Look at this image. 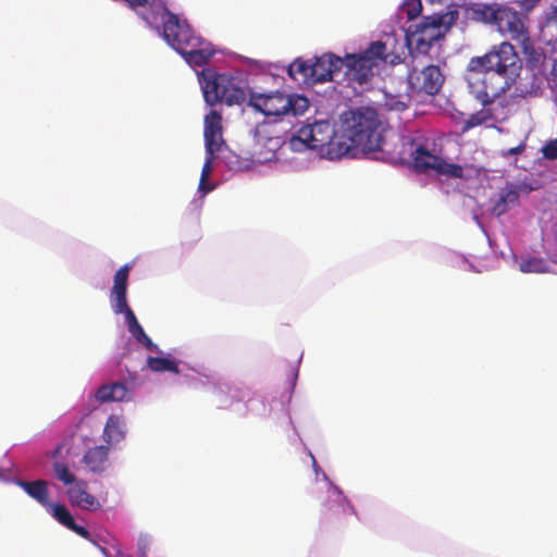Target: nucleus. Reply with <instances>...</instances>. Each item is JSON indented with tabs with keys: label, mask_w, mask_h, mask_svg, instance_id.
I'll use <instances>...</instances> for the list:
<instances>
[{
	"label": "nucleus",
	"mask_w": 557,
	"mask_h": 557,
	"mask_svg": "<svg viewBox=\"0 0 557 557\" xmlns=\"http://www.w3.org/2000/svg\"><path fill=\"white\" fill-rule=\"evenodd\" d=\"M520 69L513 46L502 42L496 50L470 59L466 73L469 91L483 106H490L510 88Z\"/></svg>",
	"instance_id": "nucleus-1"
},
{
	"label": "nucleus",
	"mask_w": 557,
	"mask_h": 557,
	"mask_svg": "<svg viewBox=\"0 0 557 557\" xmlns=\"http://www.w3.org/2000/svg\"><path fill=\"white\" fill-rule=\"evenodd\" d=\"M381 122L375 110L361 108L345 112L341 125L342 144L337 156L356 157L382 150Z\"/></svg>",
	"instance_id": "nucleus-2"
},
{
	"label": "nucleus",
	"mask_w": 557,
	"mask_h": 557,
	"mask_svg": "<svg viewBox=\"0 0 557 557\" xmlns=\"http://www.w3.org/2000/svg\"><path fill=\"white\" fill-rule=\"evenodd\" d=\"M205 101L209 106L225 102L227 106L242 104L246 100L245 89L239 82L227 74L203 69L200 77Z\"/></svg>",
	"instance_id": "nucleus-3"
},
{
	"label": "nucleus",
	"mask_w": 557,
	"mask_h": 557,
	"mask_svg": "<svg viewBox=\"0 0 557 557\" xmlns=\"http://www.w3.org/2000/svg\"><path fill=\"white\" fill-rule=\"evenodd\" d=\"M248 104L265 116L301 115L309 109V100L299 95L280 91L250 94Z\"/></svg>",
	"instance_id": "nucleus-4"
},
{
	"label": "nucleus",
	"mask_w": 557,
	"mask_h": 557,
	"mask_svg": "<svg viewBox=\"0 0 557 557\" xmlns=\"http://www.w3.org/2000/svg\"><path fill=\"white\" fill-rule=\"evenodd\" d=\"M387 47L383 41H374L360 53H347L343 61L346 76L360 85L368 83L373 76V69L387 62Z\"/></svg>",
	"instance_id": "nucleus-5"
},
{
	"label": "nucleus",
	"mask_w": 557,
	"mask_h": 557,
	"mask_svg": "<svg viewBox=\"0 0 557 557\" xmlns=\"http://www.w3.org/2000/svg\"><path fill=\"white\" fill-rule=\"evenodd\" d=\"M157 15L162 22V35L164 40L178 53L187 48H195L201 36L197 35L186 20H181L166 7H161Z\"/></svg>",
	"instance_id": "nucleus-6"
},
{
	"label": "nucleus",
	"mask_w": 557,
	"mask_h": 557,
	"mask_svg": "<svg viewBox=\"0 0 557 557\" xmlns=\"http://www.w3.org/2000/svg\"><path fill=\"white\" fill-rule=\"evenodd\" d=\"M302 135L309 137L311 150L326 153L331 158H339L336 150L342 146L341 128L335 131L329 121H317L313 124L302 126Z\"/></svg>",
	"instance_id": "nucleus-7"
},
{
	"label": "nucleus",
	"mask_w": 557,
	"mask_h": 557,
	"mask_svg": "<svg viewBox=\"0 0 557 557\" xmlns=\"http://www.w3.org/2000/svg\"><path fill=\"white\" fill-rule=\"evenodd\" d=\"M485 20L494 23L500 33L525 46L529 41L528 29L519 13L509 8L491 9L484 12Z\"/></svg>",
	"instance_id": "nucleus-8"
},
{
	"label": "nucleus",
	"mask_w": 557,
	"mask_h": 557,
	"mask_svg": "<svg viewBox=\"0 0 557 557\" xmlns=\"http://www.w3.org/2000/svg\"><path fill=\"white\" fill-rule=\"evenodd\" d=\"M444 37V29L441 28V21L434 16H425L419 23L410 25L407 30V40L409 45H414V49L421 53H429L433 44Z\"/></svg>",
	"instance_id": "nucleus-9"
},
{
	"label": "nucleus",
	"mask_w": 557,
	"mask_h": 557,
	"mask_svg": "<svg viewBox=\"0 0 557 557\" xmlns=\"http://www.w3.org/2000/svg\"><path fill=\"white\" fill-rule=\"evenodd\" d=\"M445 77L437 65H426L421 71L411 70L408 74V83L413 91L436 95Z\"/></svg>",
	"instance_id": "nucleus-10"
},
{
	"label": "nucleus",
	"mask_w": 557,
	"mask_h": 557,
	"mask_svg": "<svg viewBox=\"0 0 557 557\" xmlns=\"http://www.w3.org/2000/svg\"><path fill=\"white\" fill-rule=\"evenodd\" d=\"M342 69L343 61L341 57L332 52L323 53L312 61V69L310 70V73L312 74L311 84L315 85L319 83L331 82L333 81L334 74L339 72Z\"/></svg>",
	"instance_id": "nucleus-11"
},
{
	"label": "nucleus",
	"mask_w": 557,
	"mask_h": 557,
	"mask_svg": "<svg viewBox=\"0 0 557 557\" xmlns=\"http://www.w3.org/2000/svg\"><path fill=\"white\" fill-rule=\"evenodd\" d=\"M205 143L206 153L214 154L220 150L222 139V116L219 112L211 110L205 117Z\"/></svg>",
	"instance_id": "nucleus-12"
},
{
	"label": "nucleus",
	"mask_w": 557,
	"mask_h": 557,
	"mask_svg": "<svg viewBox=\"0 0 557 557\" xmlns=\"http://www.w3.org/2000/svg\"><path fill=\"white\" fill-rule=\"evenodd\" d=\"M46 509L60 524L64 525L65 528L73 531L77 535L84 537L85 540H88L90 542L92 541L90 532L86 528L78 525L75 522L73 516L64 505L51 503Z\"/></svg>",
	"instance_id": "nucleus-13"
},
{
	"label": "nucleus",
	"mask_w": 557,
	"mask_h": 557,
	"mask_svg": "<svg viewBox=\"0 0 557 557\" xmlns=\"http://www.w3.org/2000/svg\"><path fill=\"white\" fill-rule=\"evenodd\" d=\"M195 46V48H187L180 54L189 65L200 67L206 65L211 60V58L214 55V50L212 45L205 40L202 37Z\"/></svg>",
	"instance_id": "nucleus-14"
},
{
	"label": "nucleus",
	"mask_w": 557,
	"mask_h": 557,
	"mask_svg": "<svg viewBox=\"0 0 557 557\" xmlns=\"http://www.w3.org/2000/svg\"><path fill=\"white\" fill-rule=\"evenodd\" d=\"M109 445L89 448L83 457V462L91 472L101 473L109 466Z\"/></svg>",
	"instance_id": "nucleus-15"
},
{
	"label": "nucleus",
	"mask_w": 557,
	"mask_h": 557,
	"mask_svg": "<svg viewBox=\"0 0 557 557\" xmlns=\"http://www.w3.org/2000/svg\"><path fill=\"white\" fill-rule=\"evenodd\" d=\"M95 398L99 403L123 401L129 399V391L121 382L103 384L95 393Z\"/></svg>",
	"instance_id": "nucleus-16"
},
{
	"label": "nucleus",
	"mask_w": 557,
	"mask_h": 557,
	"mask_svg": "<svg viewBox=\"0 0 557 557\" xmlns=\"http://www.w3.org/2000/svg\"><path fill=\"white\" fill-rule=\"evenodd\" d=\"M17 485L24 490V492L39 503L41 506L47 508L51 503L49 502V490L48 482L45 480L24 481L20 480Z\"/></svg>",
	"instance_id": "nucleus-17"
},
{
	"label": "nucleus",
	"mask_w": 557,
	"mask_h": 557,
	"mask_svg": "<svg viewBox=\"0 0 557 557\" xmlns=\"http://www.w3.org/2000/svg\"><path fill=\"white\" fill-rule=\"evenodd\" d=\"M414 169L420 173L434 171L441 164V157L431 153L422 146L416 147L411 152Z\"/></svg>",
	"instance_id": "nucleus-18"
},
{
	"label": "nucleus",
	"mask_w": 557,
	"mask_h": 557,
	"mask_svg": "<svg viewBox=\"0 0 557 557\" xmlns=\"http://www.w3.org/2000/svg\"><path fill=\"white\" fill-rule=\"evenodd\" d=\"M131 271L129 264H124L114 274L113 287L111 289V298L113 302L126 301L127 281Z\"/></svg>",
	"instance_id": "nucleus-19"
},
{
	"label": "nucleus",
	"mask_w": 557,
	"mask_h": 557,
	"mask_svg": "<svg viewBox=\"0 0 557 557\" xmlns=\"http://www.w3.org/2000/svg\"><path fill=\"white\" fill-rule=\"evenodd\" d=\"M498 119L494 113V109L487 106H484L481 110L471 114L462 124L461 132L466 133L469 129L488 123H494Z\"/></svg>",
	"instance_id": "nucleus-20"
},
{
	"label": "nucleus",
	"mask_w": 557,
	"mask_h": 557,
	"mask_svg": "<svg viewBox=\"0 0 557 557\" xmlns=\"http://www.w3.org/2000/svg\"><path fill=\"white\" fill-rule=\"evenodd\" d=\"M312 69V61L297 59L295 60L288 67V75L299 84L312 85V74L310 70Z\"/></svg>",
	"instance_id": "nucleus-21"
},
{
	"label": "nucleus",
	"mask_w": 557,
	"mask_h": 557,
	"mask_svg": "<svg viewBox=\"0 0 557 557\" xmlns=\"http://www.w3.org/2000/svg\"><path fill=\"white\" fill-rule=\"evenodd\" d=\"M103 438L107 444L117 443L124 438V431L120 417L111 414L103 430Z\"/></svg>",
	"instance_id": "nucleus-22"
},
{
	"label": "nucleus",
	"mask_w": 557,
	"mask_h": 557,
	"mask_svg": "<svg viewBox=\"0 0 557 557\" xmlns=\"http://www.w3.org/2000/svg\"><path fill=\"white\" fill-rule=\"evenodd\" d=\"M327 513L334 517H337L339 513L344 516H351L356 515V510L354 506L342 495V492L336 490V496L331 500Z\"/></svg>",
	"instance_id": "nucleus-23"
},
{
	"label": "nucleus",
	"mask_w": 557,
	"mask_h": 557,
	"mask_svg": "<svg viewBox=\"0 0 557 557\" xmlns=\"http://www.w3.org/2000/svg\"><path fill=\"white\" fill-rule=\"evenodd\" d=\"M147 367L152 372H171L175 374L180 373L178 363L173 359L164 357H148Z\"/></svg>",
	"instance_id": "nucleus-24"
},
{
	"label": "nucleus",
	"mask_w": 557,
	"mask_h": 557,
	"mask_svg": "<svg viewBox=\"0 0 557 557\" xmlns=\"http://www.w3.org/2000/svg\"><path fill=\"white\" fill-rule=\"evenodd\" d=\"M71 498L83 509H96L99 503L96 497L86 490L77 488L70 491Z\"/></svg>",
	"instance_id": "nucleus-25"
},
{
	"label": "nucleus",
	"mask_w": 557,
	"mask_h": 557,
	"mask_svg": "<svg viewBox=\"0 0 557 557\" xmlns=\"http://www.w3.org/2000/svg\"><path fill=\"white\" fill-rule=\"evenodd\" d=\"M520 271L523 273H546L549 272V267L543 258L532 257L522 260L519 264Z\"/></svg>",
	"instance_id": "nucleus-26"
},
{
	"label": "nucleus",
	"mask_w": 557,
	"mask_h": 557,
	"mask_svg": "<svg viewBox=\"0 0 557 557\" xmlns=\"http://www.w3.org/2000/svg\"><path fill=\"white\" fill-rule=\"evenodd\" d=\"M112 309H113L114 313H116V314L123 313L125 315L128 331H131L135 326L139 325V322L137 321V318H136L135 313L133 312V310L129 308L127 300L124 302H122V301L113 302Z\"/></svg>",
	"instance_id": "nucleus-27"
},
{
	"label": "nucleus",
	"mask_w": 557,
	"mask_h": 557,
	"mask_svg": "<svg viewBox=\"0 0 557 557\" xmlns=\"http://www.w3.org/2000/svg\"><path fill=\"white\" fill-rule=\"evenodd\" d=\"M435 173L447 177L461 178L463 176V169L459 164L448 163L441 159V164L436 168Z\"/></svg>",
	"instance_id": "nucleus-28"
},
{
	"label": "nucleus",
	"mask_w": 557,
	"mask_h": 557,
	"mask_svg": "<svg viewBox=\"0 0 557 557\" xmlns=\"http://www.w3.org/2000/svg\"><path fill=\"white\" fill-rule=\"evenodd\" d=\"M288 146L293 151L311 150V141L308 136L302 135V127L289 139Z\"/></svg>",
	"instance_id": "nucleus-29"
},
{
	"label": "nucleus",
	"mask_w": 557,
	"mask_h": 557,
	"mask_svg": "<svg viewBox=\"0 0 557 557\" xmlns=\"http://www.w3.org/2000/svg\"><path fill=\"white\" fill-rule=\"evenodd\" d=\"M53 472L57 479L65 485H70L75 482V475L70 471L67 465L64 462L55 461L53 463Z\"/></svg>",
	"instance_id": "nucleus-30"
},
{
	"label": "nucleus",
	"mask_w": 557,
	"mask_h": 557,
	"mask_svg": "<svg viewBox=\"0 0 557 557\" xmlns=\"http://www.w3.org/2000/svg\"><path fill=\"white\" fill-rule=\"evenodd\" d=\"M408 20H414L422 11L421 0H406L403 7Z\"/></svg>",
	"instance_id": "nucleus-31"
},
{
	"label": "nucleus",
	"mask_w": 557,
	"mask_h": 557,
	"mask_svg": "<svg viewBox=\"0 0 557 557\" xmlns=\"http://www.w3.org/2000/svg\"><path fill=\"white\" fill-rule=\"evenodd\" d=\"M435 20L441 21V28L442 29H448L453 24L456 23L458 18V12L457 11H448L442 15H433Z\"/></svg>",
	"instance_id": "nucleus-32"
},
{
	"label": "nucleus",
	"mask_w": 557,
	"mask_h": 557,
	"mask_svg": "<svg viewBox=\"0 0 557 557\" xmlns=\"http://www.w3.org/2000/svg\"><path fill=\"white\" fill-rule=\"evenodd\" d=\"M543 157L548 160H557V139L548 140L542 148Z\"/></svg>",
	"instance_id": "nucleus-33"
},
{
	"label": "nucleus",
	"mask_w": 557,
	"mask_h": 557,
	"mask_svg": "<svg viewBox=\"0 0 557 557\" xmlns=\"http://www.w3.org/2000/svg\"><path fill=\"white\" fill-rule=\"evenodd\" d=\"M499 199L506 203L509 208L518 203L519 193L515 189L506 190L499 195Z\"/></svg>",
	"instance_id": "nucleus-34"
},
{
	"label": "nucleus",
	"mask_w": 557,
	"mask_h": 557,
	"mask_svg": "<svg viewBox=\"0 0 557 557\" xmlns=\"http://www.w3.org/2000/svg\"><path fill=\"white\" fill-rule=\"evenodd\" d=\"M213 159H214V154H207L206 153V162H205L202 171H201L200 186L205 183V181L210 175L211 164L213 162Z\"/></svg>",
	"instance_id": "nucleus-35"
},
{
	"label": "nucleus",
	"mask_w": 557,
	"mask_h": 557,
	"mask_svg": "<svg viewBox=\"0 0 557 557\" xmlns=\"http://www.w3.org/2000/svg\"><path fill=\"white\" fill-rule=\"evenodd\" d=\"M386 107L388 110L404 111L408 108V103L397 98H391L386 101Z\"/></svg>",
	"instance_id": "nucleus-36"
},
{
	"label": "nucleus",
	"mask_w": 557,
	"mask_h": 557,
	"mask_svg": "<svg viewBox=\"0 0 557 557\" xmlns=\"http://www.w3.org/2000/svg\"><path fill=\"white\" fill-rule=\"evenodd\" d=\"M509 210V207L502 201V199H498L495 205L493 206V213L497 216L503 215Z\"/></svg>",
	"instance_id": "nucleus-37"
},
{
	"label": "nucleus",
	"mask_w": 557,
	"mask_h": 557,
	"mask_svg": "<svg viewBox=\"0 0 557 557\" xmlns=\"http://www.w3.org/2000/svg\"><path fill=\"white\" fill-rule=\"evenodd\" d=\"M129 333L135 337V339L140 343L141 341H144L148 335L145 333L144 329L141 327V325H137L135 326L134 329H132L129 331Z\"/></svg>",
	"instance_id": "nucleus-38"
},
{
	"label": "nucleus",
	"mask_w": 557,
	"mask_h": 557,
	"mask_svg": "<svg viewBox=\"0 0 557 557\" xmlns=\"http://www.w3.org/2000/svg\"><path fill=\"white\" fill-rule=\"evenodd\" d=\"M524 149H525V144L521 143L517 147L508 149L506 152H504V156L508 157V156L520 154L524 151Z\"/></svg>",
	"instance_id": "nucleus-39"
},
{
	"label": "nucleus",
	"mask_w": 557,
	"mask_h": 557,
	"mask_svg": "<svg viewBox=\"0 0 557 557\" xmlns=\"http://www.w3.org/2000/svg\"><path fill=\"white\" fill-rule=\"evenodd\" d=\"M140 344L149 351H159V347L154 344L149 336H147Z\"/></svg>",
	"instance_id": "nucleus-40"
},
{
	"label": "nucleus",
	"mask_w": 557,
	"mask_h": 557,
	"mask_svg": "<svg viewBox=\"0 0 557 557\" xmlns=\"http://www.w3.org/2000/svg\"><path fill=\"white\" fill-rule=\"evenodd\" d=\"M140 344L149 351H159V347L154 344L149 336H147Z\"/></svg>",
	"instance_id": "nucleus-41"
},
{
	"label": "nucleus",
	"mask_w": 557,
	"mask_h": 557,
	"mask_svg": "<svg viewBox=\"0 0 557 557\" xmlns=\"http://www.w3.org/2000/svg\"><path fill=\"white\" fill-rule=\"evenodd\" d=\"M539 1L540 0H520L519 5L521 9L530 11L539 3Z\"/></svg>",
	"instance_id": "nucleus-42"
},
{
	"label": "nucleus",
	"mask_w": 557,
	"mask_h": 557,
	"mask_svg": "<svg viewBox=\"0 0 557 557\" xmlns=\"http://www.w3.org/2000/svg\"><path fill=\"white\" fill-rule=\"evenodd\" d=\"M546 21L548 23H557V5L547 13Z\"/></svg>",
	"instance_id": "nucleus-43"
},
{
	"label": "nucleus",
	"mask_w": 557,
	"mask_h": 557,
	"mask_svg": "<svg viewBox=\"0 0 557 557\" xmlns=\"http://www.w3.org/2000/svg\"><path fill=\"white\" fill-rule=\"evenodd\" d=\"M552 81L554 82L555 86L557 87V61L554 62L550 71Z\"/></svg>",
	"instance_id": "nucleus-44"
},
{
	"label": "nucleus",
	"mask_w": 557,
	"mask_h": 557,
	"mask_svg": "<svg viewBox=\"0 0 557 557\" xmlns=\"http://www.w3.org/2000/svg\"><path fill=\"white\" fill-rule=\"evenodd\" d=\"M100 549H101V552H102L107 557L109 556V555H108V552H107V549H106V548L100 547Z\"/></svg>",
	"instance_id": "nucleus-45"
},
{
	"label": "nucleus",
	"mask_w": 557,
	"mask_h": 557,
	"mask_svg": "<svg viewBox=\"0 0 557 557\" xmlns=\"http://www.w3.org/2000/svg\"><path fill=\"white\" fill-rule=\"evenodd\" d=\"M554 262H556V263H557V256H555Z\"/></svg>",
	"instance_id": "nucleus-46"
}]
</instances>
